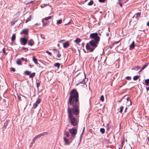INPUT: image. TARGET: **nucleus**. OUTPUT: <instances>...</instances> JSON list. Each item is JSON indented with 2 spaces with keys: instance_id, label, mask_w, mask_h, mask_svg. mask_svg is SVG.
I'll use <instances>...</instances> for the list:
<instances>
[{
  "instance_id": "nucleus-18",
  "label": "nucleus",
  "mask_w": 149,
  "mask_h": 149,
  "mask_svg": "<svg viewBox=\"0 0 149 149\" xmlns=\"http://www.w3.org/2000/svg\"><path fill=\"white\" fill-rule=\"evenodd\" d=\"M33 61H34V62L35 64H38V63L37 62V59L35 57V56H33Z\"/></svg>"
},
{
  "instance_id": "nucleus-64",
  "label": "nucleus",
  "mask_w": 149,
  "mask_h": 149,
  "mask_svg": "<svg viewBox=\"0 0 149 149\" xmlns=\"http://www.w3.org/2000/svg\"><path fill=\"white\" fill-rule=\"evenodd\" d=\"M119 42V41L116 42H115V43H116V44H117V43H118Z\"/></svg>"
},
{
  "instance_id": "nucleus-12",
  "label": "nucleus",
  "mask_w": 149,
  "mask_h": 149,
  "mask_svg": "<svg viewBox=\"0 0 149 149\" xmlns=\"http://www.w3.org/2000/svg\"><path fill=\"white\" fill-rule=\"evenodd\" d=\"M81 39L79 38H77L76 40L74 41V42L77 44H78L81 41Z\"/></svg>"
},
{
  "instance_id": "nucleus-14",
  "label": "nucleus",
  "mask_w": 149,
  "mask_h": 149,
  "mask_svg": "<svg viewBox=\"0 0 149 149\" xmlns=\"http://www.w3.org/2000/svg\"><path fill=\"white\" fill-rule=\"evenodd\" d=\"M111 127V125L109 123H108L106 125V127L107 128V131H109V130L110 128Z\"/></svg>"
},
{
  "instance_id": "nucleus-16",
  "label": "nucleus",
  "mask_w": 149,
  "mask_h": 149,
  "mask_svg": "<svg viewBox=\"0 0 149 149\" xmlns=\"http://www.w3.org/2000/svg\"><path fill=\"white\" fill-rule=\"evenodd\" d=\"M148 63H146L144 66H143V67L141 68V70H140L139 72H140L142 70H143L144 69V68H145L147 66H148Z\"/></svg>"
},
{
  "instance_id": "nucleus-19",
  "label": "nucleus",
  "mask_w": 149,
  "mask_h": 149,
  "mask_svg": "<svg viewBox=\"0 0 149 149\" xmlns=\"http://www.w3.org/2000/svg\"><path fill=\"white\" fill-rule=\"evenodd\" d=\"M54 65L56 67H57L58 68L60 66V64L59 63H56L54 64Z\"/></svg>"
},
{
  "instance_id": "nucleus-21",
  "label": "nucleus",
  "mask_w": 149,
  "mask_h": 149,
  "mask_svg": "<svg viewBox=\"0 0 149 149\" xmlns=\"http://www.w3.org/2000/svg\"><path fill=\"white\" fill-rule=\"evenodd\" d=\"M140 77L139 76L136 75L134 77L133 79L134 80H136Z\"/></svg>"
},
{
  "instance_id": "nucleus-44",
  "label": "nucleus",
  "mask_w": 149,
  "mask_h": 149,
  "mask_svg": "<svg viewBox=\"0 0 149 149\" xmlns=\"http://www.w3.org/2000/svg\"><path fill=\"white\" fill-rule=\"evenodd\" d=\"M106 0H99V1L100 2L104 3Z\"/></svg>"
},
{
  "instance_id": "nucleus-37",
  "label": "nucleus",
  "mask_w": 149,
  "mask_h": 149,
  "mask_svg": "<svg viewBox=\"0 0 149 149\" xmlns=\"http://www.w3.org/2000/svg\"><path fill=\"white\" fill-rule=\"evenodd\" d=\"M15 21H11L10 22L11 24L12 25H14L15 24Z\"/></svg>"
},
{
  "instance_id": "nucleus-5",
  "label": "nucleus",
  "mask_w": 149,
  "mask_h": 149,
  "mask_svg": "<svg viewBox=\"0 0 149 149\" xmlns=\"http://www.w3.org/2000/svg\"><path fill=\"white\" fill-rule=\"evenodd\" d=\"M31 72L28 70L25 71L24 72V74L25 75H29L30 78H32L34 77L35 76L36 73L33 72L32 73H31Z\"/></svg>"
},
{
  "instance_id": "nucleus-9",
  "label": "nucleus",
  "mask_w": 149,
  "mask_h": 149,
  "mask_svg": "<svg viewBox=\"0 0 149 149\" xmlns=\"http://www.w3.org/2000/svg\"><path fill=\"white\" fill-rule=\"evenodd\" d=\"M63 47L64 48H66L68 47L69 45V43L68 41H67L63 43Z\"/></svg>"
},
{
  "instance_id": "nucleus-42",
  "label": "nucleus",
  "mask_w": 149,
  "mask_h": 149,
  "mask_svg": "<svg viewBox=\"0 0 149 149\" xmlns=\"http://www.w3.org/2000/svg\"><path fill=\"white\" fill-rule=\"evenodd\" d=\"M36 86H37V88H38V87L40 86V83L39 82L37 83H36Z\"/></svg>"
},
{
  "instance_id": "nucleus-7",
  "label": "nucleus",
  "mask_w": 149,
  "mask_h": 149,
  "mask_svg": "<svg viewBox=\"0 0 149 149\" xmlns=\"http://www.w3.org/2000/svg\"><path fill=\"white\" fill-rule=\"evenodd\" d=\"M28 30L27 29H24L21 32L20 34H24L25 35V36L26 37H27L28 36Z\"/></svg>"
},
{
  "instance_id": "nucleus-13",
  "label": "nucleus",
  "mask_w": 149,
  "mask_h": 149,
  "mask_svg": "<svg viewBox=\"0 0 149 149\" xmlns=\"http://www.w3.org/2000/svg\"><path fill=\"white\" fill-rule=\"evenodd\" d=\"M16 36L14 34L13 35L11 39L12 42H13L15 39Z\"/></svg>"
},
{
  "instance_id": "nucleus-1",
  "label": "nucleus",
  "mask_w": 149,
  "mask_h": 149,
  "mask_svg": "<svg viewBox=\"0 0 149 149\" xmlns=\"http://www.w3.org/2000/svg\"><path fill=\"white\" fill-rule=\"evenodd\" d=\"M68 103L72 106V108L68 106V119L71 124L73 126H76L78 123L76 118L73 115L77 117L79 113V94L77 90L73 89L70 93Z\"/></svg>"
},
{
  "instance_id": "nucleus-41",
  "label": "nucleus",
  "mask_w": 149,
  "mask_h": 149,
  "mask_svg": "<svg viewBox=\"0 0 149 149\" xmlns=\"http://www.w3.org/2000/svg\"><path fill=\"white\" fill-rule=\"evenodd\" d=\"M5 48H4L3 50H2V51H3V53H4V54H7V53L6 52H5Z\"/></svg>"
},
{
  "instance_id": "nucleus-46",
  "label": "nucleus",
  "mask_w": 149,
  "mask_h": 149,
  "mask_svg": "<svg viewBox=\"0 0 149 149\" xmlns=\"http://www.w3.org/2000/svg\"><path fill=\"white\" fill-rule=\"evenodd\" d=\"M6 122L5 123H4V126H3V127H6V126L7 125V123H6Z\"/></svg>"
},
{
  "instance_id": "nucleus-24",
  "label": "nucleus",
  "mask_w": 149,
  "mask_h": 149,
  "mask_svg": "<svg viewBox=\"0 0 149 149\" xmlns=\"http://www.w3.org/2000/svg\"><path fill=\"white\" fill-rule=\"evenodd\" d=\"M93 3V0H91L89 2L88 5L89 6L92 5Z\"/></svg>"
},
{
  "instance_id": "nucleus-4",
  "label": "nucleus",
  "mask_w": 149,
  "mask_h": 149,
  "mask_svg": "<svg viewBox=\"0 0 149 149\" xmlns=\"http://www.w3.org/2000/svg\"><path fill=\"white\" fill-rule=\"evenodd\" d=\"M70 133L73 137H74L77 134V130L75 127L69 130Z\"/></svg>"
},
{
  "instance_id": "nucleus-22",
  "label": "nucleus",
  "mask_w": 149,
  "mask_h": 149,
  "mask_svg": "<svg viewBox=\"0 0 149 149\" xmlns=\"http://www.w3.org/2000/svg\"><path fill=\"white\" fill-rule=\"evenodd\" d=\"M47 134V132H44L42 134H39V135L40 136V137H41V136H43L44 135H46Z\"/></svg>"
},
{
  "instance_id": "nucleus-31",
  "label": "nucleus",
  "mask_w": 149,
  "mask_h": 149,
  "mask_svg": "<svg viewBox=\"0 0 149 149\" xmlns=\"http://www.w3.org/2000/svg\"><path fill=\"white\" fill-rule=\"evenodd\" d=\"M123 108L124 107L123 106H122L120 107V111H119V112L120 113H122Z\"/></svg>"
},
{
  "instance_id": "nucleus-43",
  "label": "nucleus",
  "mask_w": 149,
  "mask_h": 149,
  "mask_svg": "<svg viewBox=\"0 0 149 149\" xmlns=\"http://www.w3.org/2000/svg\"><path fill=\"white\" fill-rule=\"evenodd\" d=\"M22 48L24 50H26L27 51L28 50V49L27 48H25L24 47H22Z\"/></svg>"
},
{
  "instance_id": "nucleus-6",
  "label": "nucleus",
  "mask_w": 149,
  "mask_h": 149,
  "mask_svg": "<svg viewBox=\"0 0 149 149\" xmlns=\"http://www.w3.org/2000/svg\"><path fill=\"white\" fill-rule=\"evenodd\" d=\"M141 13H136L132 17V18H135L137 20H138L140 18L141 15Z\"/></svg>"
},
{
  "instance_id": "nucleus-55",
  "label": "nucleus",
  "mask_w": 149,
  "mask_h": 149,
  "mask_svg": "<svg viewBox=\"0 0 149 149\" xmlns=\"http://www.w3.org/2000/svg\"><path fill=\"white\" fill-rule=\"evenodd\" d=\"M146 88L147 91L149 90V87H146Z\"/></svg>"
},
{
  "instance_id": "nucleus-36",
  "label": "nucleus",
  "mask_w": 149,
  "mask_h": 149,
  "mask_svg": "<svg viewBox=\"0 0 149 149\" xmlns=\"http://www.w3.org/2000/svg\"><path fill=\"white\" fill-rule=\"evenodd\" d=\"M10 71H13V72H14L15 71V68H11L10 69Z\"/></svg>"
},
{
  "instance_id": "nucleus-2",
  "label": "nucleus",
  "mask_w": 149,
  "mask_h": 149,
  "mask_svg": "<svg viewBox=\"0 0 149 149\" xmlns=\"http://www.w3.org/2000/svg\"><path fill=\"white\" fill-rule=\"evenodd\" d=\"M90 38L93 39L89 42V45L87 43L86 48L87 50L92 52L97 46L100 40V38L98 36L97 33H91L89 36Z\"/></svg>"
},
{
  "instance_id": "nucleus-62",
  "label": "nucleus",
  "mask_w": 149,
  "mask_h": 149,
  "mask_svg": "<svg viewBox=\"0 0 149 149\" xmlns=\"http://www.w3.org/2000/svg\"><path fill=\"white\" fill-rule=\"evenodd\" d=\"M127 108L126 107L125 109V112H126V110H127Z\"/></svg>"
},
{
  "instance_id": "nucleus-56",
  "label": "nucleus",
  "mask_w": 149,
  "mask_h": 149,
  "mask_svg": "<svg viewBox=\"0 0 149 149\" xmlns=\"http://www.w3.org/2000/svg\"><path fill=\"white\" fill-rule=\"evenodd\" d=\"M140 68V67H139V66H138L136 68V70H138V68Z\"/></svg>"
},
{
  "instance_id": "nucleus-11",
  "label": "nucleus",
  "mask_w": 149,
  "mask_h": 149,
  "mask_svg": "<svg viewBox=\"0 0 149 149\" xmlns=\"http://www.w3.org/2000/svg\"><path fill=\"white\" fill-rule=\"evenodd\" d=\"M63 139L65 145H68L69 144L70 142L68 139H66L65 137H63Z\"/></svg>"
},
{
  "instance_id": "nucleus-20",
  "label": "nucleus",
  "mask_w": 149,
  "mask_h": 149,
  "mask_svg": "<svg viewBox=\"0 0 149 149\" xmlns=\"http://www.w3.org/2000/svg\"><path fill=\"white\" fill-rule=\"evenodd\" d=\"M145 85L148 86L149 84V79H147L145 80Z\"/></svg>"
},
{
  "instance_id": "nucleus-29",
  "label": "nucleus",
  "mask_w": 149,
  "mask_h": 149,
  "mask_svg": "<svg viewBox=\"0 0 149 149\" xmlns=\"http://www.w3.org/2000/svg\"><path fill=\"white\" fill-rule=\"evenodd\" d=\"M52 16H49V17H45V20L47 21V20H48L49 19H51L52 18Z\"/></svg>"
},
{
  "instance_id": "nucleus-26",
  "label": "nucleus",
  "mask_w": 149,
  "mask_h": 149,
  "mask_svg": "<svg viewBox=\"0 0 149 149\" xmlns=\"http://www.w3.org/2000/svg\"><path fill=\"white\" fill-rule=\"evenodd\" d=\"M38 105V104H37V103H35L33 105V109H36Z\"/></svg>"
},
{
  "instance_id": "nucleus-3",
  "label": "nucleus",
  "mask_w": 149,
  "mask_h": 149,
  "mask_svg": "<svg viewBox=\"0 0 149 149\" xmlns=\"http://www.w3.org/2000/svg\"><path fill=\"white\" fill-rule=\"evenodd\" d=\"M28 38L27 37H25L24 38H22L20 39V41L21 44L23 45H25L27 42Z\"/></svg>"
},
{
  "instance_id": "nucleus-33",
  "label": "nucleus",
  "mask_w": 149,
  "mask_h": 149,
  "mask_svg": "<svg viewBox=\"0 0 149 149\" xmlns=\"http://www.w3.org/2000/svg\"><path fill=\"white\" fill-rule=\"evenodd\" d=\"M18 98L20 100H21V95L20 94H17Z\"/></svg>"
},
{
  "instance_id": "nucleus-30",
  "label": "nucleus",
  "mask_w": 149,
  "mask_h": 149,
  "mask_svg": "<svg viewBox=\"0 0 149 149\" xmlns=\"http://www.w3.org/2000/svg\"><path fill=\"white\" fill-rule=\"evenodd\" d=\"M62 22V20L61 19H60L58 21H57V24H59L61 23Z\"/></svg>"
},
{
  "instance_id": "nucleus-58",
  "label": "nucleus",
  "mask_w": 149,
  "mask_h": 149,
  "mask_svg": "<svg viewBox=\"0 0 149 149\" xmlns=\"http://www.w3.org/2000/svg\"><path fill=\"white\" fill-rule=\"evenodd\" d=\"M147 25L148 26H149V21L147 22Z\"/></svg>"
},
{
  "instance_id": "nucleus-25",
  "label": "nucleus",
  "mask_w": 149,
  "mask_h": 149,
  "mask_svg": "<svg viewBox=\"0 0 149 149\" xmlns=\"http://www.w3.org/2000/svg\"><path fill=\"white\" fill-rule=\"evenodd\" d=\"M57 53H58L57 55V56L58 58H59L61 56V55L60 54L59 51L58 50H56Z\"/></svg>"
},
{
  "instance_id": "nucleus-59",
  "label": "nucleus",
  "mask_w": 149,
  "mask_h": 149,
  "mask_svg": "<svg viewBox=\"0 0 149 149\" xmlns=\"http://www.w3.org/2000/svg\"><path fill=\"white\" fill-rule=\"evenodd\" d=\"M109 33H106V36H109Z\"/></svg>"
},
{
  "instance_id": "nucleus-53",
  "label": "nucleus",
  "mask_w": 149,
  "mask_h": 149,
  "mask_svg": "<svg viewBox=\"0 0 149 149\" xmlns=\"http://www.w3.org/2000/svg\"><path fill=\"white\" fill-rule=\"evenodd\" d=\"M47 24V23H43V25L44 26H45Z\"/></svg>"
},
{
  "instance_id": "nucleus-32",
  "label": "nucleus",
  "mask_w": 149,
  "mask_h": 149,
  "mask_svg": "<svg viewBox=\"0 0 149 149\" xmlns=\"http://www.w3.org/2000/svg\"><path fill=\"white\" fill-rule=\"evenodd\" d=\"M100 100L102 102H103L104 101V97L103 95L101 96L100 98Z\"/></svg>"
},
{
  "instance_id": "nucleus-57",
  "label": "nucleus",
  "mask_w": 149,
  "mask_h": 149,
  "mask_svg": "<svg viewBox=\"0 0 149 149\" xmlns=\"http://www.w3.org/2000/svg\"><path fill=\"white\" fill-rule=\"evenodd\" d=\"M83 50L84 52V53H85L88 52H86V51L84 49H83Z\"/></svg>"
},
{
  "instance_id": "nucleus-34",
  "label": "nucleus",
  "mask_w": 149,
  "mask_h": 149,
  "mask_svg": "<svg viewBox=\"0 0 149 149\" xmlns=\"http://www.w3.org/2000/svg\"><path fill=\"white\" fill-rule=\"evenodd\" d=\"M118 3H119L120 4L121 7H122L123 4H122V3H120V0H118Z\"/></svg>"
},
{
  "instance_id": "nucleus-45",
  "label": "nucleus",
  "mask_w": 149,
  "mask_h": 149,
  "mask_svg": "<svg viewBox=\"0 0 149 149\" xmlns=\"http://www.w3.org/2000/svg\"><path fill=\"white\" fill-rule=\"evenodd\" d=\"M127 101H129V100H130V102H131V104H130V105H131V100H130V98L129 97H127Z\"/></svg>"
},
{
  "instance_id": "nucleus-63",
  "label": "nucleus",
  "mask_w": 149,
  "mask_h": 149,
  "mask_svg": "<svg viewBox=\"0 0 149 149\" xmlns=\"http://www.w3.org/2000/svg\"><path fill=\"white\" fill-rule=\"evenodd\" d=\"M53 50L56 51V50H58L56 49H53Z\"/></svg>"
},
{
  "instance_id": "nucleus-28",
  "label": "nucleus",
  "mask_w": 149,
  "mask_h": 149,
  "mask_svg": "<svg viewBox=\"0 0 149 149\" xmlns=\"http://www.w3.org/2000/svg\"><path fill=\"white\" fill-rule=\"evenodd\" d=\"M41 101V99H38L36 102L35 103H37L38 104L40 103Z\"/></svg>"
},
{
  "instance_id": "nucleus-10",
  "label": "nucleus",
  "mask_w": 149,
  "mask_h": 149,
  "mask_svg": "<svg viewBox=\"0 0 149 149\" xmlns=\"http://www.w3.org/2000/svg\"><path fill=\"white\" fill-rule=\"evenodd\" d=\"M135 47L134 43V41H133L132 44L130 46V49L131 50L133 49Z\"/></svg>"
},
{
  "instance_id": "nucleus-54",
  "label": "nucleus",
  "mask_w": 149,
  "mask_h": 149,
  "mask_svg": "<svg viewBox=\"0 0 149 149\" xmlns=\"http://www.w3.org/2000/svg\"><path fill=\"white\" fill-rule=\"evenodd\" d=\"M45 6H49V4H44Z\"/></svg>"
},
{
  "instance_id": "nucleus-51",
  "label": "nucleus",
  "mask_w": 149,
  "mask_h": 149,
  "mask_svg": "<svg viewBox=\"0 0 149 149\" xmlns=\"http://www.w3.org/2000/svg\"><path fill=\"white\" fill-rule=\"evenodd\" d=\"M84 79H83L82 80V82H80L79 83H81V84H84V83H85V82L84 81Z\"/></svg>"
},
{
  "instance_id": "nucleus-38",
  "label": "nucleus",
  "mask_w": 149,
  "mask_h": 149,
  "mask_svg": "<svg viewBox=\"0 0 149 149\" xmlns=\"http://www.w3.org/2000/svg\"><path fill=\"white\" fill-rule=\"evenodd\" d=\"M40 136L39 135V134H38V135H36V136L34 137V138H35V139H38V138H40Z\"/></svg>"
},
{
  "instance_id": "nucleus-35",
  "label": "nucleus",
  "mask_w": 149,
  "mask_h": 149,
  "mask_svg": "<svg viewBox=\"0 0 149 149\" xmlns=\"http://www.w3.org/2000/svg\"><path fill=\"white\" fill-rule=\"evenodd\" d=\"M125 79L128 80H130L131 79V77L130 76H127V77Z\"/></svg>"
},
{
  "instance_id": "nucleus-27",
  "label": "nucleus",
  "mask_w": 149,
  "mask_h": 149,
  "mask_svg": "<svg viewBox=\"0 0 149 149\" xmlns=\"http://www.w3.org/2000/svg\"><path fill=\"white\" fill-rule=\"evenodd\" d=\"M64 135H65L67 137H68L69 136V132H65L64 134Z\"/></svg>"
},
{
  "instance_id": "nucleus-15",
  "label": "nucleus",
  "mask_w": 149,
  "mask_h": 149,
  "mask_svg": "<svg viewBox=\"0 0 149 149\" xmlns=\"http://www.w3.org/2000/svg\"><path fill=\"white\" fill-rule=\"evenodd\" d=\"M31 15H30L29 17L26 19V21L25 22L26 23H27L29 21L31 20Z\"/></svg>"
},
{
  "instance_id": "nucleus-23",
  "label": "nucleus",
  "mask_w": 149,
  "mask_h": 149,
  "mask_svg": "<svg viewBox=\"0 0 149 149\" xmlns=\"http://www.w3.org/2000/svg\"><path fill=\"white\" fill-rule=\"evenodd\" d=\"M100 131L102 134H104L105 132V130L103 128H101L100 129Z\"/></svg>"
},
{
  "instance_id": "nucleus-61",
  "label": "nucleus",
  "mask_w": 149,
  "mask_h": 149,
  "mask_svg": "<svg viewBox=\"0 0 149 149\" xmlns=\"http://www.w3.org/2000/svg\"><path fill=\"white\" fill-rule=\"evenodd\" d=\"M33 1H30L28 3H33Z\"/></svg>"
},
{
  "instance_id": "nucleus-49",
  "label": "nucleus",
  "mask_w": 149,
  "mask_h": 149,
  "mask_svg": "<svg viewBox=\"0 0 149 149\" xmlns=\"http://www.w3.org/2000/svg\"><path fill=\"white\" fill-rule=\"evenodd\" d=\"M84 129H85V127H84V128H83V129L82 130V133H81V135H82L83 134V132L84 131Z\"/></svg>"
},
{
  "instance_id": "nucleus-17",
  "label": "nucleus",
  "mask_w": 149,
  "mask_h": 149,
  "mask_svg": "<svg viewBox=\"0 0 149 149\" xmlns=\"http://www.w3.org/2000/svg\"><path fill=\"white\" fill-rule=\"evenodd\" d=\"M17 65H22V63L21 62V61L19 59H17Z\"/></svg>"
},
{
  "instance_id": "nucleus-39",
  "label": "nucleus",
  "mask_w": 149,
  "mask_h": 149,
  "mask_svg": "<svg viewBox=\"0 0 149 149\" xmlns=\"http://www.w3.org/2000/svg\"><path fill=\"white\" fill-rule=\"evenodd\" d=\"M46 52L50 55L51 56L52 54V53L50 52H49L48 51H46Z\"/></svg>"
},
{
  "instance_id": "nucleus-60",
  "label": "nucleus",
  "mask_w": 149,
  "mask_h": 149,
  "mask_svg": "<svg viewBox=\"0 0 149 149\" xmlns=\"http://www.w3.org/2000/svg\"><path fill=\"white\" fill-rule=\"evenodd\" d=\"M147 140H148V141H149V137H147Z\"/></svg>"
},
{
  "instance_id": "nucleus-47",
  "label": "nucleus",
  "mask_w": 149,
  "mask_h": 149,
  "mask_svg": "<svg viewBox=\"0 0 149 149\" xmlns=\"http://www.w3.org/2000/svg\"><path fill=\"white\" fill-rule=\"evenodd\" d=\"M19 59L21 61H24V60H25V59L24 58H23V57Z\"/></svg>"
},
{
  "instance_id": "nucleus-8",
  "label": "nucleus",
  "mask_w": 149,
  "mask_h": 149,
  "mask_svg": "<svg viewBox=\"0 0 149 149\" xmlns=\"http://www.w3.org/2000/svg\"><path fill=\"white\" fill-rule=\"evenodd\" d=\"M34 44V41L32 40L31 39L30 40H29L28 42V45H30L31 46H32Z\"/></svg>"
},
{
  "instance_id": "nucleus-40",
  "label": "nucleus",
  "mask_w": 149,
  "mask_h": 149,
  "mask_svg": "<svg viewBox=\"0 0 149 149\" xmlns=\"http://www.w3.org/2000/svg\"><path fill=\"white\" fill-rule=\"evenodd\" d=\"M36 139H35V138H34L32 140V142L31 143V144L32 145L34 143L35 140H36Z\"/></svg>"
},
{
  "instance_id": "nucleus-50",
  "label": "nucleus",
  "mask_w": 149,
  "mask_h": 149,
  "mask_svg": "<svg viewBox=\"0 0 149 149\" xmlns=\"http://www.w3.org/2000/svg\"><path fill=\"white\" fill-rule=\"evenodd\" d=\"M40 6L42 8H43V7H44L45 6L44 5V4H42L41 5V6Z\"/></svg>"
},
{
  "instance_id": "nucleus-52",
  "label": "nucleus",
  "mask_w": 149,
  "mask_h": 149,
  "mask_svg": "<svg viewBox=\"0 0 149 149\" xmlns=\"http://www.w3.org/2000/svg\"><path fill=\"white\" fill-rule=\"evenodd\" d=\"M124 143V141H122L121 142V146L123 147V143Z\"/></svg>"
},
{
  "instance_id": "nucleus-48",
  "label": "nucleus",
  "mask_w": 149,
  "mask_h": 149,
  "mask_svg": "<svg viewBox=\"0 0 149 149\" xmlns=\"http://www.w3.org/2000/svg\"><path fill=\"white\" fill-rule=\"evenodd\" d=\"M65 40H61L59 41V42L60 43H63V42Z\"/></svg>"
}]
</instances>
